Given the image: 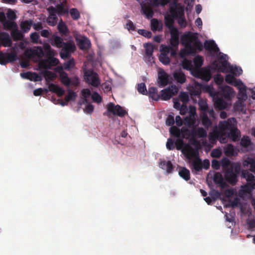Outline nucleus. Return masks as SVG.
<instances>
[{"label":"nucleus","instance_id":"obj_1","mask_svg":"<svg viewBox=\"0 0 255 255\" xmlns=\"http://www.w3.org/2000/svg\"><path fill=\"white\" fill-rule=\"evenodd\" d=\"M221 166L226 181L233 185H235L238 181V176L241 171L240 165L231 163L229 159L224 158L221 160Z\"/></svg>","mask_w":255,"mask_h":255},{"label":"nucleus","instance_id":"obj_2","mask_svg":"<svg viewBox=\"0 0 255 255\" xmlns=\"http://www.w3.org/2000/svg\"><path fill=\"white\" fill-rule=\"evenodd\" d=\"M181 41L186 48L188 54H194L197 51L203 50V45L195 33L188 32L181 36Z\"/></svg>","mask_w":255,"mask_h":255},{"label":"nucleus","instance_id":"obj_3","mask_svg":"<svg viewBox=\"0 0 255 255\" xmlns=\"http://www.w3.org/2000/svg\"><path fill=\"white\" fill-rule=\"evenodd\" d=\"M236 122V119L232 118L227 121H221L219 124L221 130L227 133L228 137L234 141L238 140L240 137V131L235 124Z\"/></svg>","mask_w":255,"mask_h":255},{"label":"nucleus","instance_id":"obj_4","mask_svg":"<svg viewBox=\"0 0 255 255\" xmlns=\"http://www.w3.org/2000/svg\"><path fill=\"white\" fill-rule=\"evenodd\" d=\"M169 12L171 16L165 17V25L169 30L172 28H177L173 26L174 20L175 19H182L184 15L183 7L176 2H174L169 7Z\"/></svg>","mask_w":255,"mask_h":255},{"label":"nucleus","instance_id":"obj_5","mask_svg":"<svg viewBox=\"0 0 255 255\" xmlns=\"http://www.w3.org/2000/svg\"><path fill=\"white\" fill-rule=\"evenodd\" d=\"M43 48L47 58L42 60L41 62L42 67L45 69H50L52 66H56L59 63V60L54 57L55 54L54 50L52 49L48 43L43 44Z\"/></svg>","mask_w":255,"mask_h":255},{"label":"nucleus","instance_id":"obj_6","mask_svg":"<svg viewBox=\"0 0 255 255\" xmlns=\"http://www.w3.org/2000/svg\"><path fill=\"white\" fill-rule=\"evenodd\" d=\"M184 138L178 137L175 141V146L178 150H181L182 153L188 159L195 156V152L192 147L188 143L184 141Z\"/></svg>","mask_w":255,"mask_h":255},{"label":"nucleus","instance_id":"obj_7","mask_svg":"<svg viewBox=\"0 0 255 255\" xmlns=\"http://www.w3.org/2000/svg\"><path fill=\"white\" fill-rule=\"evenodd\" d=\"M241 176L247 182L243 187L246 192H250L255 189V176L252 173L247 170H242Z\"/></svg>","mask_w":255,"mask_h":255},{"label":"nucleus","instance_id":"obj_8","mask_svg":"<svg viewBox=\"0 0 255 255\" xmlns=\"http://www.w3.org/2000/svg\"><path fill=\"white\" fill-rule=\"evenodd\" d=\"M84 78L86 82L95 87H97L100 84V80L98 74L92 70H85Z\"/></svg>","mask_w":255,"mask_h":255},{"label":"nucleus","instance_id":"obj_9","mask_svg":"<svg viewBox=\"0 0 255 255\" xmlns=\"http://www.w3.org/2000/svg\"><path fill=\"white\" fill-rule=\"evenodd\" d=\"M61 48L60 57L63 59H66L69 58L71 53L76 50V46L73 41H70L65 42Z\"/></svg>","mask_w":255,"mask_h":255},{"label":"nucleus","instance_id":"obj_10","mask_svg":"<svg viewBox=\"0 0 255 255\" xmlns=\"http://www.w3.org/2000/svg\"><path fill=\"white\" fill-rule=\"evenodd\" d=\"M207 133L205 129L203 128L193 127L191 129V138L189 140L190 142L195 145L198 143V141L196 139V137L203 138L207 136Z\"/></svg>","mask_w":255,"mask_h":255},{"label":"nucleus","instance_id":"obj_11","mask_svg":"<svg viewBox=\"0 0 255 255\" xmlns=\"http://www.w3.org/2000/svg\"><path fill=\"white\" fill-rule=\"evenodd\" d=\"M107 111L114 116L120 117H124L127 112L119 105H116L113 103H110L107 106Z\"/></svg>","mask_w":255,"mask_h":255},{"label":"nucleus","instance_id":"obj_12","mask_svg":"<svg viewBox=\"0 0 255 255\" xmlns=\"http://www.w3.org/2000/svg\"><path fill=\"white\" fill-rule=\"evenodd\" d=\"M178 92V88L175 86H171L160 92V98L162 100L166 101L169 100L173 96L176 95Z\"/></svg>","mask_w":255,"mask_h":255},{"label":"nucleus","instance_id":"obj_13","mask_svg":"<svg viewBox=\"0 0 255 255\" xmlns=\"http://www.w3.org/2000/svg\"><path fill=\"white\" fill-rule=\"evenodd\" d=\"M17 55L15 53H3L0 52V64L5 65L9 62H12L16 60Z\"/></svg>","mask_w":255,"mask_h":255},{"label":"nucleus","instance_id":"obj_14","mask_svg":"<svg viewBox=\"0 0 255 255\" xmlns=\"http://www.w3.org/2000/svg\"><path fill=\"white\" fill-rule=\"evenodd\" d=\"M47 11L49 12V16L47 19V22L50 26H55L58 21L56 9L54 6H50L47 8Z\"/></svg>","mask_w":255,"mask_h":255},{"label":"nucleus","instance_id":"obj_15","mask_svg":"<svg viewBox=\"0 0 255 255\" xmlns=\"http://www.w3.org/2000/svg\"><path fill=\"white\" fill-rule=\"evenodd\" d=\"M214 99L215 100V105L220 110H223L226 108L227 106V102L223 99V97L219 96V92H215L211 93Z\"/></svg>","mask_w":255,"mask_h":255},{"label":"nucleus","instance_id":"obj_16","mask_svg":"<svg viewBox=\"0 0 255 255\" xmlns=\"http://www.w3.org/2000/svg\"><path fill=\"white\" fill-rule=\"evenodd\" d=\"M169 31L171 35L170 44L172 47H177L179 43L180 32L179 30L177 28H172Z\"/></svg>","mask_w":255,"mask_h":255},{"label":"nucleus","instance_id":"obj_17","mask_svg":"<svg viewBox=\"0 0 255 255\" xmlns=\"http://www.w3.org/2000/svg\"><path fill=\"white\" fill-rule=\"evenodd\" d=\"M235 92L233 89L228 86L222 87L221 92H219V96L228 100H230L235 96Z\"/></svg>","mask_w":255,"mask_h":255},{"label":"nucleus","instance_id":"obj_18","mask_svg":"<svg viewBox=\"0 0 255 255\" xmlns=\"http://www.w3.org/2000/svg\"><path fill=\"white\" fill-rule=\"evenodd\" d=\"M20 76L22 78L33 81L34 82L41 81L42 78L35 72H26L20 73Z\"/></svg>","mask_w":255,"mask_h":255},{"label":"nucleus","instance_id":"obj_19","mask_svg":"<svg viewBox=\"0 0 255 255\" xmlns=\"http://www.w3.org/2000/svg\"><path fill=\"white\" fill-rule=\"evenodd\" d=\"M158 84L160 86L164 87L168 83L169 76L163 69H160L158 72Z\"/></svg>","mask_w":255,"mask_h":255},{"label":"nucleus","instance_id":"obj_20","mask_svg":"<svg viewBox=\"0 0 255 255\" xmlns=\"http://www.w3.org/2000/svg\"><path fill=\"white\" fill-rule=\"evenodd\" d=\"M0 41L5 47L11 46L12 43L8 33L5 32H0Z\"/></svg>","mask_w":255,"mask_h":255},{"label":"nucleus","instance_id":"obj_21","mask_svg":"<svg viewBox=\"0 0 255 255\" xmlns=\"http://www.w3.org/2000/svg\"><path fill=\"white\" fill-rule=\"evenodd\" d=\"M225 81L227 83L236 87L243 85L242 81L240 79H237L233 74H227L225 77Z\"/></svg>","mask_w":255,"mask_h":255},{"label":"nucleus","instance_id":"obj_22","mask_svg":"<svg viewBox=\"0 0 255 255\" xmlns=\"http://www.w3.org/2000/svg\"><path fill=\"white\" fill-rule=\"evenodd\" d=\"M159 166L163 170H166L168 174L171 173L173 170L174 167L169 160H162L159 163Z\"/></svg>","mask_w":255,"mask_h":255},{"label":"nucleus","instance_id":"obj_23","mask_svg":"<svg viewBox=\"0 0 255 255\" xmlns=\"http://www.w3.org/2000/svg\"><path fill=\"white\" fill-rule=\"evenodd\" d=\"M205 48L208 51L217 53L219 51V48L214 41H206L204 43Z\"/></svg>","mask_w":255,"mask_h":255},{"label":"nucleus","instance_id":"obj_24","mask_svg":"<svg viewBox=\"0 0 255 255\" xmlns=\"http://www.w3.org/2000/svg\"><path fill=\"white\" fill-rule=\"evenodd\" d=\"M197 77L208 82L211 79L212 74L209 69H202L198 72Z\"/></svg>","mask_w":255,"mask_h":255},{"label":"nucleus","instance_id":"obj_25","mask_svg":"<svg viewBox=\"0 0 255 255\" xmlns=\"http://www.w3.org/2000/svg\"><path fill=\"white\" fill-rule=\"evenodd\" d=\"M50 91L56 93L59 97H62L65 94V90L59 86L53 83H51L48 86Z\"/></svg>","mask_w":255,"mask_h":255},{"label":"nucleus","instance_id":"obj_26","mask_svg":"<svg viewBox=\"0 0 255 255\" xmlns=\"http://www.w3.org/2000/svg\"><path fill=\"white\" fill-rule=\"evenodd\" d=\"M78 45L80 49L87 50L91 46V42L86 37H83L79 40Z\"/></svg>","mask_w":255,"mask_h":255},{"label":"nucleus","instance_id":"obj_27","mask_svg":"<svg viewBox=\"0 0 255 255\" xmlns=\"http://www.w3.org/2000/svg\"><path fill=\"white\" fill-rule=\"evenodd\" d=\"M213 181L215 184H218L221 188H224L227 185L224 181L222 174L220 172H216L214 174Z\"/></svg>","mask_w":255,"mask_h":255},{"label":"nucleus","instance_id":"obj_28","mask_svg":"<svg viewBox=\"0 0 255 255\" xmlns=\"http://www.w3.org/2000/svg\"><path fill=\"white\" fill-rule=\"evenodd\" d=\"M59 77L61 83L66 87H69L71 84V80L68 74L64 71L59 72Z\"/></svg>","mask_w":255,"mask_h":255},{"label":"nucleus","instance_id":"obj_29","mask_svg":"<svg viewBox=\"0 0 255 255\" xmlns=\"http://www.w3.org/2000/svg\"><path fill=\"white\" fill-rule=\"evenodd\" d=\"M144 47L145 48V54L148 56V61L151 62L153 59L152 54L154 50V46L152 44L146 43L144 44Z\"/></svg>","mask_w":255,"mask_h":255},{"label":"nucleus","instance_id":"obj_30","mask_svg":"<svg viewBox=\"0 0 255 255\" xmlns=\"http://www.w3.org/2000/svg\"><path fill=\"white\" fill-rule=\"evenodd\" d=\"M51 44L57 48H61L65 42L62 38L58 36L53 35L51 38Z\"/></svg>","mask_w":255,"mask_h":255},{"label":"nucleus","instance_id":"obj_31","mask_svg":"<svg viewBox=\"0 0 255 255\" xmlns=\"http://www.w3.org/2000/svg\"><path fill=\"white\" fill-rule=\"evenodd\" d=\"M54 7L56 9V13L60 16L67 14L69 12L68 8L66 7L62 3L57 4Z\"/></svg>","mask_w":255,"mask_h":255},{"label":"nucleus","instance_id":"obj_32","mask_svg":"<svg viewBox=\"0 0 255 255\" xmlns=\"http://www.w3.org/2000/svg\"><path fill=\"white\" fill-rule=\"evenodd\" d=\"M239 89V93L238 95V98L240 100H246L248 98L247 95V89L245 85H243L241 86H237Z\"/></svg>","mask_w":255,"mask_h":255},{"label":"nucleus","instance_id":"obj_33","mask_svg":"<svg viewBox=\"0 0 255 255\" xmlns=\"http://www.w3.org/2000/svg\"><path fill=\"white\" fill-rule=\"evenodd\" d=\"M243 164L245 167H250V170L255 173V159L248 157L244 160Z\"/></svg>","mask_w":255,"mask_h":255},{"label":"nucleus","instance_id":"obj_34","mask_svg":"<svg viewBox=\"0 0 255 255\" xmlns=\"http://www.w3.org/2000/svg\"><path fill=\"white\" fill-rule=\"evenodd\" d=\"M173 77L177 83L183 84L186 81V76L184 73L181 71L174 72Z\"/></svg>","mask_w":255,"mask_h":255},{"label":"nucleus","instance_id":"obj_35","mask_svg":"<svg viewBox=\"0 0 255 255\" xmlns=\"http://www.w3.org/2000/svg\"><path fill=\"white\" fill-rule=\"evenodd\" d=\"M141 8L143 13L146 15L148 18H151L153 15V11L149 5L144 3L141 4Z\"/></svg>","mask_w":255,"mask_h":255},{"label":"nucleus","instance_id":"obj_36","mask_svg":"<svg viewBox=\"0 0 255 255\" xmlns=\"http://www.w3.org/2000/svg\"><path fill=\"white\" fill-rule=\"evenodd\" d=\"M147 94L153 100L158 101L160 98V96L158 94L157 89L155 87L149 88Z\"/></svg>","mask_w":255,"mask_h":255},{"label":"nucleus","instance_id":"obj_37","mask_svg":"<svg viewBox=\"0 0 255 255\" xmlns=\"http://www.w3.org/2000/svg\"><path fill=\"white\" fill-rule=\"evenodd\" d=\"M184 124L189 128H193L197 126L196 125V118L186 117L183 121Z\"/></svg>","mask_w":255,"mask_h":255},{"label":"nucleus","instance_id":"obj_38","mask_svg":"<svg viewBox=\"0 0 255 255\" xmlns=\"http://www.w3.org/2000/svg\"><path fill=\"white\" fill-rule=\"evenodd\" d=\"M11 36L14 41L20 40L23 38V34L18 29L17 27L12 29Z\"/></svg>","mask_w":255,"mask_h":255},{"label":"nucleus","instance_id":"obj_39","mask_svg":"<svg viewBox=\"0 0 255 255\" xmlns=\"http://www.w3.org/2000/svg\"><path fill=\"white\" fill-rule=\"evenodd\" d=\"M57 28L62 36L66 35L68 32V29L65 23L61 19L57 25Z\"/></svg>","mask_w":255,"mask_h":255},{"label":"nucleus","instance_id":"obj_40","mask_svg":"<svg viewBox=\"0 0 255 255\" xmlns=\"http://www.w3.org/2000/svg\"><path fill=\"white\" fill-rule=\"evenodd\" d=\"M192 168L196 171H200L202 169V162L201 159L197 157L191 163Z\"/></svg>","mask_w":255,"mask_h":255},{"label":"nucleus","instance_id":"obj_41","mask_svg":"<svg viewBox=\"0 0 255 255\" xmlns=\"http://www.w3.org/2000/svg\"><path fill=\"white\" fill-rule=\"evenodd\" d=\"M202 124L205 128L208 129L212 125V122L206 113H202L201 116Z\"/></svg>","mask_w":255,"mask_h":255},{"label":"nucleus","instance_id":"obj_42","mask_svg":"<svg viewBox=\"0 0 255 255\" xmlns=\"http://www.w3.org/2000/svg\"><path fill=\"white\" fill-rule=\"evenodd\" d=\"M179 175L185 180L188 181L190 179V174L188 169L185 167L182 168L179 171Z\"/></svg>","mask_w":255,"mask_h":255},{"label":"nucleus","instance_id":"obj_43","mask_svg":"<svg viewBox=\"0 0 255 255\" xmlns=\"http://www.w3.org/2000/svg\"><path fill=\"white\" fill-rule=\"evenodd\" d=\"M31 25V20H25L21 22L20 26L24 32H27L30 30Z\"/></svg>","mask_w":255,"mask_h":255},{"label":"nucleus","instance_id":"obj_44","mask_svg":"<svg viewBox=\"0 0 255 255\" xmlns=\"http://www.w3.org/2000/svg\"><path fill=\"white\" fill-rule=\"evenodd\" d=\"M221 66L218 68L219 70L222 72H229L232 65L228 61H222L220 62Z\"/></svg>","mask_w":255,"mask_h":255},{"label":"nucleus","instance_id":"obj_45","mask_svg":"<svg viewBox=\"0 0 255 255\" xmlns=\"http://www.w3.org/2000/svg\"><path fill=\"white\" fill-rule=\"evenodd\" d=\"M151 27L153 31H160L162 29V26L157 19L153 18L151 20Z\"/></svg>","mask_w":255,"mask_h":255},{"label":"nucleus","instance_id":"obj_46","mask_svg":"<svg viewBox=\"0 0 255 255\" xmlns=\"http://www.w3.org/2000/svg\"><path fill=\"white\" fill-rule=\"evenodd\" d=\"M180 128L176 126H172L170 127L169 132L170 134L175 137H181V134H180Z\"/></svg>","mask_w":255,"mask_h":255},{"label":"nucleus","instance_id":"obj_47","mask_svg":"<svg viewBox=\"0 0 255 255\" xmlns=\"http://www.w3.org/2000/svg\"><path fill=\"white\" fill-rule=\"evenodd\" d=\"M180 134H181V137L182 138H188V136L191 137V129H189L188 128L183 127L180 129Z\"/></svg>","mask_w":255,"mask_h":255},{"label":"nucleus","instance_id":"obj_48","mask_svg":"<svg viewBox=\"0 0 255 255\" xmlns=\"http://www.w3.org/2000/svg\"><path fill=\"white\" fill-rule=\"evenodd\" d=\"M159 60L164 65H168L170 62V59L166 54L161 53L159 57Z\"/></svg>","mask_w":255,"mask_h":255},{"label":"nucleus","instance_id":"obj_49","mask_svg":"<svg viewBox=\"0 0 255 255\" xmlns=\"http://www.w3.org/2000/svg\"><path fill=\"white\" fill-rule=\"evenodd\" d=\"M229 72L231 73L236 76H239L242 74L243 71L241 67L237 66L234 67L232 65V68H231Z\"/></svg>","mask_w":255,"mask_h":255},{"label":"nucleus","instance_id":"obj_50","mask_svg":"<svg viewBox=\"0 0 255 255\" xmlns=\"http://www.w3.org/2000/svg\"><path fill=\"white\" fill-rule=\"evenodd\" d=\"M234 146L231 144H228L225 149V153L228 156H231L234 155Z\"/></svg>","mask_w":255,"mask_h":255},{"label":"nucleus","instance_id":"obj_51","mask_svg":"<svg viewBox=\"0 0 255 255\" xmlns=\"http://www.w3.org/2000/svg\"><path fill=\"white\" fill-rule=\"evenodd\" d=\"M70 14L74 20H78L80 17V14L78 9L76 8H72L70 10Z\"/></svg>","mask_w":255,"mask_h":255},{"label":"nucleus","instance_id":"obj_52","mask_svg":"<svg viewBox=\"0 0 255 255\" xmlns=\"http://www.w3.org/2000/svg\"><path fill=\"white\" fill-rule=\"evenodd\" d=\"M75 66V62L73 59H69L64 63L63 68L65 70H70Z\"/></svg>","mask_w":255,"mask_h":255},{"label":"nucleus","instance_id":"obj_53","mask_svg":"<svg viewBox=\"0 0 255 255\" xmlns=\"http://www.w3.org/2000/svg\"><path fill=\"white\" fill-rule=\"evenodd\" d=\"M193 62L196 67H200L203 64V57L200 55H197L194 58Z\"/></svg>","mask_w":255,"mask_h":255},{"label":"nucleus","instance_id":"obj_54","mask_svg":"<svg viewBox=\"0 0 255 255\" xmlns=\"http://www.w3.org/2000/svg\"><path fill=\"white\" fill-rule=\"evenodd\" d=\"M77 95L75 92L69 91L67 95L65 97V100L66 102H68L70 101H74Z\"/></svg>","mask_w":255,"mask_h":255},{"label":"nucleus","instance_id":"obj_55","mask_svg":"<svg viewBox=\"0 0 255 255\" xmlns=\"http://www.w3.org/2000/svg\"><path fill=\"white\" fill-rule=\"evenodd\" d=\"M182 67L186 70H191L193 68V65L190 61L187 59L183 60L182 63Z\"/></svg>","mask_w":255,"mask_h":255},{"label":"nucleus","instance_id":"obj_56","mask_svg":"<svg viewBox=\"0 0 255 255\" xmlns=\"http://www.w3.org/2000/svg\"><path fill=\"white\" fill-rule=\"evenodd\" d=\"M198 104L199 109L202 112V113H206V112L208 109V106L207 103L203 100H201L199 102Z\"/></svg>","mask_w":255,"mask_h":255},{"label":"nucleus","instance_id":"obj_57","mask_svg":"<svg viewBox=\"0 0 255 255\" xmlns=\"http://www.w3.org/2000/svg\"><path fill=\"white\" fill-rule=\"evenodd\" d=\"M43 75L46 80H49L50 81H52L56 77V75L54 73L49 71H44Z\"/></svg>","mask_w":255,"mask_h":255},{"label":"nucleus","instance_id":"obj_58","mask_svg":"<svg viewBox=\"0 0 255 255\" xmlns=\"http://www.w3.org/2000/svg\"><path fill=\"white\" fill-rule=\"evenodd\" d=\"M137 91L139 93L143 95H146L147 94V91L145 85L144 83H141L137 85Z\"/></svg>","mask_w":255,"mask_h":255},{"label":"nucleus","instance_id":"obj_59","mask_svg":"<svg viewBox=\"0 0 255 255\" xmlns=\"http://www.w3.org/2000/svg\"><path fill=\"white\" fill-rule=\"evenodd\" d=\"M251 144V141L248 136H244L241 140V144L242 146L248 147Z\"/></svg>","mask_w":255,"mask_h":255},{"label":"nucleus","instance_id":"obj_60","mask_svg":"<svg viewBox=\"0 0 255 255\" xmlns=\"http://www.w3.org/2000/svg\"><path fill=\"white\" fill-rule=\"evenodd\" d=\"M34 53L38 57L41 58L45 55V52L44 48L38 46L37 47L36 50L34 51Z\"/></svg>","mask_w":255,"mask_h":255},{"label":"nucleus","instance_id":"obj_61","mask_svg":"<svg viewBox=\"0 0 255 255\" xmlns=\"http://www.w3.org/2000/svg\"><path fill=\"white\" fill-rule=\"evenodd\" d=\"M166 148L169 150H172L175 148V141L172 138H168L166 144Z\"/></svg>","mask_w":255,"mask_h":255},{"label":"nucleus","instance_id":"obj_62","mask_svg":"<svg viewBox=\"0 0 255 255\" xmlns=\"http://www.w3.org/2000/svg\"><path fill=\"white\" fill-rule=\"evenodd\" d=\"M179 98L183 104H186L189 101V96L185 92H181L179 95Z\"/></svg>","mask_w":255,"mask_h":255},{"label":"nucleus","instance_id":"obj_63","mask_svg":"<svg viewBox=\"0 0 255 255\" xmlns=\"http://www.w3.org/2000/svg\"><path fill=\"white\" fill-rule=\"evenodd\" d=\"M229 204L228 206L234 208L235 207H237L240 204V199L238 197H235L233 200H229Z\"/></svg>","mask_w":255,"mask_h":255},{"label":"nucleus","instance_id":"obj_64","mask_svg":"<svg viewBox=\"0 0 255 255\" xmlns=\"http://www.w3.org/2000/svg\"><path fill=\"white\" fill-rule=\"evenodd\" d=\"M138 33L143 36L145 37L149 38L151 37L152 33L150 31H148L145 29H139L137 31Z\"/></svg>","mask_w":255,"mask_h":255}]
</instances>
